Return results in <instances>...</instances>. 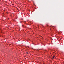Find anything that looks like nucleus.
Segmentation results:
<instances>
[{"label": "nucleus", "mask_w": 64, "mask_h": 64, "mask_svg": "<svg viewBox=\"0 0 64 64\" xmlns=\"http://www.w3.org/2000/svg\"><path fill=\"white\" fill-rule=\"evenodd\" d=\"M56 58V57H55V56H53V58L54 59H55V58Z\"/></svg>", "instance_id": "obj_1"}, {"label": "nucleus", "mask_w": 64, "mask_h": 64, "mask_svg": "<svg viewBox=\"0 0 64 64\" xmlns=\"http://www.w3.org/2000/svg\"><path fill=\"white\" fill-rule=\"evenodd\" d=\"M29 53H28V52H27L26 53V54H28Z\"/></svg>", "instance_id": "obj_2"}, {"label": "nucleus", "mask_w": 64, "mask_h": 64, "mask_svg": "<svg viewBox=\"0 0 64 64\" xmlns=\"http://www.w3.org/2000/svg\"><path fill=\"white\" fill-rule=\"evenodd\" d=\"M36 9H37V8H36Z\"/></svg>", "instance_id": "obj_3"}, {"label": "nucleus", "mask_w": 64, "mask_h": 64, "mask_svg": "<svg viewBox=\"0 0 64 64\" xmlns=\"http://www.w3.org/2000/svg\"><path fill=\"white\" fill-rule=\"evenodd\" d=\"M28 48H29V46H28Z\"/></svg>", "instance_id": "obj_4"}, {"label": "nucleus", "mask_w": 64, "mask_h": 64, "mask_svg": "<svg viewBox=\"0 0 64 64\" xmlns=\"http://www.w3.org/2000/svg\"><path fill=\"white\" fill-rule=\"evenodd\" d=\"M39 28V27H38V28Z\"/></svg>", "instance_id": "obj_5"}]
</instances>
